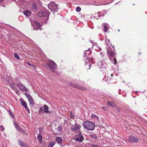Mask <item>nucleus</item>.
<instances>
[{"label":"nucleus","mask_w":147,"mask_h":147,"mask_svg":"<svg viewBox=\"0 0 147 147\" xmlns=\"http://www.w3.org/2000/svg\"><path fill=\"white\" fill-rule=\"evenodd\" d=\"M81 126L77 123H76L74 125H72L71 127V130L73 131H75L80 129Z\"/></svg>","instance_id":"obj_11"},{"label":"nucleus","mask_w":147,"mask_h":147,"mask_svg":"<svg viewBox=\"0 0 147 147\" xmlns=\"http://www.w3.org/2000/svg\"><path fill=\"white\" fill-rule=\"evenodd\" d=\"M3 1V0H0V3L2 2Z\"/></svg>","instance_id":"obj_46"},{"label":"nucleus","mask_w":147,"mask_h":147,"mask_svg":"<svg viewBox=\"0 0 147 147\" xmlns=\"http://www.w3.org/2000/svg\"><path fill=\"white\" fill-rule=\"evenodd\" d=\"M16 86L20 90L22 91L27 92L28 89L25 86L22 84H18L16 85Z\"/></svg>","instance_id":"obj_8"},{"label":"nucleus","mask_w":147,"mask_h":147,"mask_svg":"<svg viewBox=\"0 0 147 147\" xmlns=\"http://www.w3.org/2000/svg\"><path fill=\"white\" fill-rule=\"evenodd\" d=\"M107 4H99L98 5H107Z\"/></svg>","instance_id":"obj_43"},{"label":"nucleus","mask_w":147,"mask_h":147,"mask_svg":"<svg viewBox=\"0 0 147 147\" xmlns=\"http://www.w3.org/2000/svg\"><path fill=\"white\" fill-rule=\"evenodd\" d=\"M113 109L116 111L117 112H119L120 111V109L117 106L115 105L114 107L113 108Z\"/></svg>","instance_id":"obj_26"},{"label":"nucleus","mask_w":147,"mask_h":147,"mask_svg":"<svg viewBox=\"0 0 147 147\" xmlns=\"http://www.w3.org/2000/svg\"><path fill=\"white\" fill-rule=\"evenodd\" d=\"M91 117L93 119H96L98 120L99 118L98 116L94 114H92L91 116Z\"/></svg>","instance_id":"obj_25"},{"label":"nucleus","mask_w":147,"mask_h":147,"mask_svg":"<svg viewBox=\"0 0 147 147\" xmlns=\"http://www.w3.org/2000/svg\"><path fill=\"white\" fill-rule=\"evenodd\" d=\"M98 66L101 71L103 73H106L107 71V65L106 61L105 59L99 61L98 63Z\"/></svg>","instance_id":"obj_2"},{"label":"nucleus","mask_w":147,"mask_h":147,"mask_svg":"<svg viewBox=\"0 0 147 147\" xmlns=\"http://www.w3.org/2000/svg\"><path fill=\"white\" fill-rule=\"evenodd\" d=\"M31 13V11L28 10L24 11L23 13L24 15L27 16H28L30 15Z\"/></svg>","instance_id":"obj_20"},{"label":"nucleus","mask_w":147,"mask_h":147,"mask_svg":"<svg viewBox=\"0 0 147 147\" xmlns=\"http://www.w3.org/2000/svg\"><path fill=\"white\" fill-rule=\"evenodd\" d=\"M32 7L34 9H36L37 8V7L35 3H34L32 5Z\"/></svg>","instance_id":"obj_31"},{"label":"nucleus","mask_w":147,"mask_h":147,"mask_svg":"<svg viewBox=\"0 0 147 147\" xmlns=\"http://www.w3.org/2000/svg\"><path fill=\"white\" fill-rule=\"evenodd\" d=\"M118 31L119 32L120 31V30L119 29H118Z\"/></svg>","instance_id":"obj_54"},{"label":"nucleus","mask_w":147,"mask_h":147,"mask_svg":"<svg viewBox=\"0 0 147 147\" xmlns=\"http://www.w3.org/2000/svg\"><path fill=\"white\" fill-rule=\"evenodd\" d=\"M19 145L22 147H28V145L25 144L22 141L19 140H18Z\"/></svg>","instance_id":"obj_16"},{"label":"nucleus","mask_w":147,"mask_h":147,"mask_svg":"<svg viewBox=\"0 0 147 147\" xmlns=\"http://www.w3.org/2000/svg\"><path fill=\"white\" fill-rule=\"evenodd\" d=\"M81 10V8L79 7H77L76 8V10L77 12H79Z\"/></svg>","instance_id":"obj_33"},{"label":"nucleus","mask_w":147,"mask_h":147,"mask_svg":"<svg viewBox=\"0 0 147 147\" xmlns=\"http://www.w3.org/2000/svg\"><path fill=\"white\" fill-rule=\"evenodd\" d=\"M43 13H42V11H41L38 14V16L39 17H42V16H43L42 15Z\"/></svg>","instance_id":"obj_29"},{"label":"nucleus","mask_w":147,"mask_h":147,"mask_svg":"<svg viewBox=\"0 0 147 147\" xmlns=\"http://www.w3.org/2000/svg\"><path fill=\"white\" fill-rule=\"evenodd\" d=\"M106 41L107 43H108L109 42L110 40L107 38L106 40Z\"/></svg>","instance_id":"obj_41"},{"label":"nucleus","mask_w":147,"mask_h":147,"mask_svg":"<svg viewBox=\"0 0 147 147\" xmlns=\"http://www.w3.org/2000/svg\"><path fill=\"white\" fill-rule=\"evenodd\" d=\"M84 139V138L83 135L81 134H80L75 139V140L76 141H78L80 142H82Z\"/></svg>","instance_id":"obj_13"},{"label":"nucleus","mask_w":147,"mask_h":147,"mask_svg":"<svg viewBox=\"0 0 147 147\" xmlns=\"http://www.w3.org/2000/svg\"><path fill=\"white\" fill-rule=\"evenodd\" d=\"M74 147H81L79 146H74Z\"/></svg>","instance_id":"obj_47"},{"label":"nucleus","mask_w":147,"mask_h":147,"mask_svg":"<svg viewBox=\"0 0 147 147\" xmlns=\"http://www.w3.org/2000/svg\"><path fill=\"white\" fill-rule=\"evenodd\" d=\"M22 104L24 107L25 108H27V107L26 103L25 101H23L22 102Z\"/></svg>","instance_id":"obj_27"},{"label":"nucleus","mask_w":147,"mask_h":147,"mask_svg":"<svg viewBox=\"0 0 147 147\" xmlns=\"http://www.w3.org/2000/svg\"><path fill=\"white\" fill-rule=\"evenodd\" d=\"M92 146V147H96L97 146L94 145H93Z\"/></svg>","instance_id":"obj_44"},{"label":"nucleus","mask_w":147,"mask_h":147,"mask_svg":"<svg viewBox=\"0 0 147 147\" xmlns=\"http://www.w3.org/2000/svg\"><path fill=\"white\" fill-rule=\"evenodd\" d=\"M107 51L109 58L111 59L112 58H113L114 62V63L116 64V60L115 59V53L112 50H111V49H107Z\"/></svg>","instance_id":"obj_4"},{"label":"nucleus","mask_w":147,"mask_h":147,"mask_svg":"<svg viewBox=\"0 0 147 147\" xmlns=\"http://www.w3.org/2000/svg\"><path fill=\"white\" fill-rule=\"evenodd\" d=\"M57 130L59 132H61L62 131V128L61 126H59L57 128Z\"/></svg>","instance_id":"obj_30"},{"label":"nucleus","mask_w":147,"mask_h":147,"mask_svg":"<svg viewBox=\"0 0 147 147\" xmlns=\"http://www.w3.org/2000/svg\"><path fill=\"white\" fill-rule=\"evenodd\" d=\"M69 85L72 87H75L78 89H80L82 90H84L86 89L84 87L74 84L73 83L71 82L69 84Z\"/></svg>","instance_id":"obj_7"},{"label":"nucleus","mask_w":147,"mask_h":147,"mask_svg":"<svg viewBox=\"0 0 147 147\" xmlns=\"http://www.w3.org/2000/svg\"><path fill=\"white\" fill-rule=\"evenodd\" d=\"M125 82V81H123V82Z\"/></svg>","instance_id":"obj_58"},{"label":"nucleus","mask_w":147,"mask_h":147,"mask_svg":"<svg viewBox=\"0 0 147 147\" xmlns=\"http://www.w3.org/2000/svg\"><path fill=\"white\" fill-rule=\"evenodd\" d=\"M28 63V64H29V65H30V63Z\"/></svg>","instance_id":"obj_57"},{"label":"nucleus","mask_w":147,"mask_h":147,"mask_svg":"<svg viewBox=\"0 0 147 147\" xmlns=\"http://www.w3.org/2000/svg\"><path fill=\"white\" fill-rule=\"evenodd\" d=\"M0 127L2 129L3 131L5 129V128L3 127V126L2 125H1L0 126Z\"/></svg>","instance_id":"obj_39"},{"label":"nucleus","mask_w":147,"mask_h":147,"mask_svg":"<svg viewBox=\"0 0 147 147\" xmlns=\"http://www.w3.org/2000/svg\"><path fill=\"white\" fill-rule=\"evenodd\" d=\"M37 138L39 142L40 143H41L42 139V135L41 134H39L37 136Z\"/></svg>","instance_id":"obj_22"},{"label":"nucleus","mask_w":147,"mask_h":147,"mask_svg":"<svg viewBox=\"0 0 147 147\" xmlns=\"http://www.w3.org/2000/svg\"><path fill=\"white\" fill-rule=\"evenodd\" d=\"M26 110L28 112V113H30V110H29V109L27 107V108H26Z\"/></svg>","instance_id":"obj_42"},{"label":"nucleus","mask_w":147,"mask_h":147,"mask_svg":"<svg viewBox=\"0 0 147 147\" xmlns=\"http://www.w3.org/2000/svg\"><path fill=\"white\" fill-rule=\"evenodd\" d=\"M42 13H43V17H46V20L45 21L43 22L45 24H47V20H48V16L49 15V12L47 10H42Z\"/></svg>","instance_id":"obj_10"},{"label":"nucleus","mask_w":147,"mask_h":147,"mask_svg":"<svg viewBox=\"0 0 147 147\" xmlns=\"http://www.w3.org/2000/svg\"><path fill=\"white\" fill-rule=\"evenodd\" d=\"M91 138L94 139H96L97 138V137L95 135H91Z\"/></svg>","instance_id":"obj_36"},{"label":"nucleus","mask_w":147,"mask_h":147,"mask_svg":"<svg viewBox=\"0 0 147 147\" xmlns=\"http://www.w3.org/2000/svg\"><path fill=\"white\" fill-rule=\"evenodd\" d=\"M41 26L39 23L37 21L34 22V25L33 26V28L34 30H38Z\"/></svg>","instance_id":"obj_14"},{"label":"nucleus","mask_w":147,"mask_h":147,"mask_svg":"<svg viewBox=\"0 0 147 147\" xmlns=\"http://www.w3.org/2000/svg\"><path fill=\"white\" fill-rule=\"evenodd\" d=\"M27 94H28V93H25V95L27 96H28V95Z\"/></svg>","instance_id":"obj_45"},{"label":"nucleus","mask_w":147,"mask_h":147,"mask_svg":"<svg viewBox=\"0 0 147 147\" xmlns=\"http://www.w3.org/2000/svg\"><path fill=\"white\" fill-rule=\"evenodd\" d=\"M82 125L84 128L90 131L94 130L95 127L94 123L90 121H86L84 122Z\"/></svg>","instance_id":"obj_3"},{"label":"nucleus","mask_w":147,"mask_h":147,"mask_svg":"<svg viewBox=\"0 0 147 147\" xmlns=\"http://www.w3.org/2000/svg\"><path fill=\"white\" fill-rule=\"evenodd\" d=\"M71 118H73L72 116H71Z\"/></svg>","instance_id":"obj_55"},{"label":"nucleus","mask_w":147,"mask_h":147,"mask_svg":"<svg viewBox=\"0 0 147 147\" xmlns=\"http://www.w3.org/2000/svg\"><path fill=\"white\" fill-rule=\"evenodd\" d=\"M100 54L101 56V57H102L104 55V54L102 52H100Z\"/></svg>","instance_id":"obj_40"},{"label":"nucleus","mask_w":147,"mask_h":147,"mask_svg":"<svg viewBox=\"0 0 147 147\" xmlns=\"http://www.w3.org/2000/svg\"><path fill=\"white\" fill-rule=\"evenodd\" d=\"M101 13H102V16H104L105 15L106 13V11H102V12H101Z\"/></svg>","instance_id":"obj_38"},{"label":"nucleus","mask_w":147,"mask_h":147,"mask_svg":"<svg viewBox=\"0 0 147 147\" xmlns=\"http://www.w3.org/2000/svg\"><path fill=\"white\" fill-rule=\"evenodd\" d=\"M103 25L104 28V31L105 32H107L109 29V25L107 23H104Z\"/></svg>","instance_id":"obj_19"},{"label":"nucleus","mask_w":147,"mask_h":147,"mask_svg":"<svg viewBox=\"0 0 147 147\" xmlns=\"http://www.w3.org/2000/svg\"><path fill=\"white\" fill-rule=\"evenodd\" d=\"M90 41L91 42L92 44H93V45H97L96 43L94 42L92 40H90Z\"/></svg>","instance_id":"obj_35"},{"label":"nucleus","mask_w":147,"mask_h":147,"mask_svg":"<svg viewBox=\"0 0 147 147\" xmlns=\"http://www.w3.org/2000/svg\"><path fill=\"white\" fill-rule=\"evenodd\" d=\"M13 125L17 130L20 131H22V130L20 128L18 125L17 124L15 121L13 122Z\"/></svg>","instance_id":"obj_18"},{"label":"nucleus","mask_w":147,"mask_h":147,"mask_svg":"<svg viewBox=\"0 0 147 147\" xmlns=\"http://www.w3.org/2000/svg\"><path fill=\"white\" fill-rule=\"evenodd\" d=\"M8 112L10 116L12 117L13 118H14L15 117L13 113L10 110H9Z\"/></svg>","instance_id":"obj_28"},{"label":"nucleus","mask_w":147,"mask_h":147,"mask_svg":"<svg viewBox=\"0 0 147 147\" xmlns=\"http://www.w3.org/2000/svg\"><path fill=\"white\" fill-rule=\"evenodd\" d=\"M44 65L47 69L51 71L54 73L56 72L55 69L57 66L53 61L49 59L47 63H45Z\"/></svg>","instance_id":"obj_1"},{"label":"nucleus","mask_w":147,"mask_h":147,"mask_svg":"<svg viewBox=\"0 0 147 147\" xmlns=\"http://www.w3.org/2000/svg\"><path fill=\"white\" fill-rule=\"evenodd\" d=\"M49 108V107L47 105H45L43 106L40 107L38 113L40 114L43 113H50L51 111L48 110Z\"/></svg>","instance_id":"obj_5"},{"label":"nucleus","mask_w":147,"mask_h":147,"mask_svg":"<svg viewBox=\"0 0 147 147\" xmlns=\"http://www.w3.org/2000/svg\"><path fill=\"white\" fill-rule=\"evenodd\" d=\"M99 51H100L101 50V48H99Z\"/></svg>","instance_id":"obj_49"},{"label":"nucleus","mask_w":147,"mask_h":147,"mask_svg":"<svg viewBox=\"0 0 147 147\" xmlns=\"http://www.w3.org/2000/svg\"><path fill=\"white\" fill-rule=\"evenodd\" d=\"M27 94L28 95V96H27V97L28 98L30 104L34 105V102L32 97L30 94Z\"/></svg>","instance_id":"obj_17"},{"label":"nucleus","mask_w":147,"mask_h":147,"mask_svg":"<svg viewBox=\"0 0 147 147\" xmlns=\"http://www.w3.org/2000/svg\"><path fill=\"white\" fill-rule=\"evenodd\" d=\"M17 92H16V93H17V92L18 91V90H17Z\"/></svg>","instance_id":"obj_53"},{"label":"nucleus","mask_w":147,"mask_h":147,"mask_svg":"<svg viewBox=\"0 0 147 147\" xmlns=\"http://www.w3.org/2000/svg\"><path fill=\"white\" fill-rule=\"evenodd\" d=\"M90 49H89L88 50H86L85 51L84 53V54L85 56H88L90 55L91 52Z\"/></svg>","instance_id":"obj_21"},{"label":"nucleus","mask_w":147,"mask_h":147,"mask_svg":"<svg viewBox=\"0 0 147 147\" xmlns=\"http://www.w3.org/2000/svg\"><path fill=\"white\" fill-rule=\"evenodd\" d=\"M86 59H85V63L86 65H87L88 63L89 64V65L90 66V67L89 68V69H90L91 63H92V62L91 61V59L90 58H89L88 57H86Z\"/></svg>","instance_id":"obj_15"},{"label":"nucleus","mask_w":147,"mask_h":147,"mask_svg":"<svg viewBox=\"0 0 147 147\" xmlns=\"http://www.w3.org/2000/svg\"><path fill=\"white\" fill-rule=\"evenodd\" d=\"M98 18H99L101 16H99V15H98Z\"/></svg>","instance_id":"obj_48"},{"label":"nucleus","mask_w":147,"mask_h":147,"mask_svg":"<svg viewBox=\"0 0 147 147\" xmlns=\"http://www.w3.org/2000/svg\"><path fill=\"white\" fill-rule=\"evenodd\" d=\"M48 7L49 9L51 11H57L58 9L57 5L54 2H51L49 3L48 5Z\"/></svg>","instance_id":"obj_6"},{"label":"nucleus","mask_w":147,"mask_h":147,"mask_svg":"<svg viewBox=\"0 0 147 147\" xmlns=\"http://www.w3.org/2000/svg\"><path fill=\"white\" fill-rule=\"evenodd\" d=\"M113 75V74H112L111 75V76H112Z\"/></svg>","instance_id":"obj_52"},{"label":"nucleus","mask_w":147,"mask_h":147,"mask_svg":"<svg viewBox=\"0 0 147 147\" xmlns=\"http://www.w3.org/2000/svg\"><path fill=\"white\" fill-rule=\"evenodd\" d=\"M102 108L104 110L106 111L108 109L107 107H102Z\"/></svg>","instance_id":"obj_37"},{"label":"nucleus","mask_w":147,"mask_h":147,"mask_svg":"<svg viewBox=\"0 0 147 147\" xmlns=\"http://www.w3.org/2000/svg\"><path fill=\"white\" fill-rule=\"evenodd\" d=\"M93 17L94 18H95V17L94 16H93ZM95 18H96V17H95Z\"/></svg>","instance_id":"obj_50"},{"label":"nucleus","mask_w":147,"mask_h":147,"mask_svg":"<svg viewBox=\"0 0 147 147\" xmlns=\"http://www.w3.org/2000/svg\"><path fill=\"white\" fill-rule=\"evenodd\" d=\"M96 19H97V20H98V18H96Z\"/></svg>","instance_id":"obj_56"},{"label":"nucleus","mask_w":147,"mask_h":147,"mask_svg":"<svg viewBox=\"0 0 147 147\" xmlns=\"http://www.w3.org/2000/svg\"><path fill=\"white\" fill-rule=\"evenodd\" d=\"M56 142L55 141H52L50 142L48 146V147H53L55 144Z\"/></svg>","instance_id":"obj_24"},{"label":"nucleus","mask_w":147,"mask_h":147,"mask_svg":"<svg viewBox=\"0 0 147 147\" xmlns=\"http://www.w3.org/2000/svg\"><path fill=\"white\" fill-rule=\"evenodd\" d=\"M138 139L136 136H130L129 137V142L130 143L137 142Z\"/></svg>","instance_id":"obj_9"},{"label":"nucleus","mask_w":147,"mask_h":147,"mask_svg":"<svg viewBox=\"0 0 147 147\" xmlns=\"http://www.w3.org/2000/svg\"><path fill=\"white\" fill-rule=\"evenodd\" d=\"M11 86L13 88L15 87V85L14 83H9Z\"/></svg>","instance_id":"obj_34"},{"label":"nucleus","mask_w":147,"mask_h":147,"mask_svg":"<svg viewBox=\"0 0 147 147\" xmlns=\"http://www.w3.org/2000/svg\"><path fill=\"white\" fill-rule=\"evenodd\" d=\"M100 12H98V14H100Z\"/></svg>","instance_id":"obj_51"},{"label":"nucleus","mask_w":147,"mask_h":147,"mask_svg":"<svg viewBox=\"0 0 147 147\" xmlns=\"http://www.w3.org/2000/svg\"><path fill=\"white\" fill-rule=\"evenodd\" d=\"M107 103L108 105L112 107L113 108L115 105V103L112 101L108 100L107 101Z\"/></svg>","instance_id":"obj_23"},{"label":"nucleus","mask_w":147,"mask_h":147,"mask_svg":"<svg viewBox=\"0 0 147 147\" xmlns=\"http://www.w3.org/2000/svg\"><path fill=\"white\" fill-rule=\"evenodd\" d=\"M55 140L57 143L60 145L61 147H64L65 145H62V144L63 140L61 138L59 137H56L55 138Z\"/></svg>","instance_id":"obj_12"},{"label":"nucleus","mask_w":147,"mask_h":147,"mask_svg":"<svg viewBox=\"0 0 147 147\" xmlns=\"http://www.w3.org/2000/svg\"><path fill=\"white\" fill-rule=\"evenodd\" d=\"M14 56L15 57V58H16L17 59H19L20 57L17 53H15L14 55Z\"/></svg>","instance_id":"obj_32"}]
</instances>
